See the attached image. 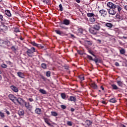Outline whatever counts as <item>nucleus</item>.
I'll list each match as a JSON object with an SVG mask.
<instances>
[{"mask_svg": "<svg viewBox=\"0 0 127 127\" xmlns=\"http://www.w3.org/2000/svg\"><path fill=\"white\" fill-rule=\"evenodd\" d=\"M34 52H36V49L34 47H31L30 49H27L26 53L29 57H33Z\"/></svg>", "mask_w": 127, "mask_h": 127, "instance_id": "1", "label": "nucleus"}, {"mask_svg": "<svg viewBox=\"0 0 127 127\" xmlns=\"http://www.w3.org/2000/svg\"><path fill=\"white\" fill-rule=\"evenodd\" d=\"M10 45V42L8 40H0V46L4 48H7Z\"/></svg>", "mask_w": 127, "mask_h": 127, "instance_id": "2", "label": "nucleus"}, {"mask_svg": "<svg viewBox=\"0 0 127 127\" xmlns=\"http://www.w3.org/2000/svg\"><path fill=\"white\" fill-rule=\"evenodd\" d=\"M24 104H25V106L26 108V109H27V110H28V111H29L30 112H31V111H32L33 107L31 105H30L29 104V102H25Z\"/></svg>", "mask_w": 127, "mask_h": 127, "instance_id": "3", "label": "nucleus"}, {"mask_svg": "<svg viewBox=\"0 0 127 127\" xmlns=\"http://www.w3.org/2000/svg\"><path fill=\"white\" fill-rule=\"evenodd\" d=\"M99 13H100L101 16H103V17H106L107 15H108V12L107 10L105 9H101L99 11Z\"/></svg>", "mask_w": 127, "mask_h": 127, "instance_id": "4", "label": "nucleus"}, {"mask_svg": "<svg viewBox=\"0 0 127 127\" xmlns=\"http://www.w3.org/2000/svg\"><path fill=\"white\" fill-rule=\"evenodd\" d=\"M108 12L111 15H115V14H116V13H117V11H116V9L115 8H112L108 9Z\"/></svg>", "mask_w": 127, "mask_h": 127, "instance_id": "5", "label": "nucleus"}, {"mask_svg": "<svg viewBox=\"0 0 127 127\" xmlns=\"http://www.w3.org/2000/svg\"><path fill=\"white\" fill-rule=\"evenodd\" d=\"M89 86H90L91 88L94 89V90H97L98 89V85L95 82H92L89 83Z\"/></svg>", "mask_w": 127, "mask_h": 127, "instance_id": "6", "label": "nucleus"}, {"mask_svg": "<svg viewBox=\"0 0 127 127\" xmlns=\"http://www.w3.org/2000/svg\"><path fill=\"white\" fill-rule=\"evenodd\" d=\"M89 32L91 33V34H93L94 35H96L98 34V31L95 30V28L93 27L89 29Z\"/></svg>", "mask_w": 127, "mask_h": 127, "instance_id": "7", "label": "nucleus"}, {"mask_svg": "<svg viewBox=\"0 0 127 127\" xmlns=\"http://www.w3.org/2000/svg\"><path fill=\"white\" fill-rule=\"evenodd\" d=\"M101 24L100 23H97V24H94L93 25V28H95V29L96 30H97V31H100V29H101Z\"/></svg>", "mask_w": 127, "mask_h": 127, "instance_id": "8", "label": "nucleus"}, {"mask_svg": "<svg viewBox=\"0 0 127 127\" xmlns=\"http://www.w3.org/2000/svg\"><path fill=\"white\" fill-rule=\"evenodd\" d=\"M8 97L9 100L12 101V102H13V103H14V101H15V100L16 99V97L13 94H10L8 95Z\"/></svg>", "mask_w": 127, "mask_h": 127, "instance_id": "9", "label": "nucleus"}, {"mask_svg": "<svg viewBox=\"0 0 127 127\" xmlns=\"http://www.w3.org/2000/svg\"><path fill=\"white\" fill-rule=\"evenodd\" d=\"M87 17H97V18H99V16L98 15H95V14L93 13H87Z\"/></svg>", "mask_w": 127, "mask_h": 127, "instance_id": "10", "label": "nucleus"}, {"mask_svg": "<svg viewBox=\"0 0 127 127\" xmlns=\"http://www.w3.org/2000/svg\"><path fill=\"white\" fill-rule=\"evenodd\" d=\"M107 6L108 7H110V8H115L116 4L112 2H109L107 3Z\"/></svg>", "mask_w": 127, "mask_h": 127, "instance_id": "11", "label": "nucleus"}, {"mask_svg": "<svg viewBox=\"0 0 127 127\" xmlns=\"http://www.w3.org/2000/svg\"><path fill=\"white\" fill-rule=\"evenodd\" d=\"M86 57L89 59V60H90L91 61H94L96 63H98V60H95V59H93V57L92 56L89 55H86Z\"/></svg>", "mask_w": 127, "mask_h": 127, "instance_id": "12", "label": "nucleus"}, {"mask_svg": "<svg viewBox=\"0 0 127 127\" xmlns=\"http://www.w3.org/2000/svg\"><path fill=\"white\" fill-rule=\"evenodd\" d=\"M10 88L12 91H13V92H14L15 93H17L18 92V88H17V87H16L14 85H11L10 86Z\"/></svg>", "mask_w": 127, "mask_h": 127, "instance_id": "13", "label": "nucleus"}, {"mask_svg": "<svg viewBox=\"0 0 127 127\" xmlns=\"http://www.w3.org/2000/svg\"><path fill=\"white\" fill-rule=\"evenodd\" d=\"M17 76L19 77V78H21V79H24V77L25 75H24V73L23 72H22L21 71H19L17 73Z\"/></svg>", "mask_w": 127, "mask_h": 127, "instance_id": "14", "label": "nucleus"}, {"mask_svg": "<svg viewBox=\"0 0 127 127\" xmlns=\"http://www.w3.org/2000/svg\"><path fill=\"white\" fill-rule=\"evenodd\" d=\"M30 44H32L33 46H36V47H38V48L41 47V45L37 44L35 41H31Z\"/></svg>", "mask_w": 127, "mask_h": 127, "instance_id": "15", "label": "nucleus"}, {"mask_svg": "<svg viewBox=\"0 0 127 127\" xmlns=\"http://www.w3.org/2000/svg\"><path fill=\"white\" fill-rule=\"evenodd\" d=\"M15 101H16V102H17V103H18L19 105H21L23 103V102H24L23 99H22V98L20 97H19L17 99L16 98Z\"/></svg>", "mask_w": 127, "mask_h": 127, "instance_id": "16", "label": "nucleus"}, {"mask_svg": "<svg viewBox=\"0 0 127 127\" xmlns=\"http://www.w3.org/2000/svg\"><path fill=\"white\" fill-rule=\"evenodd\" d=\"M85 123L87 127H91L93 125V122L89 120H86Z\"/></svg>", "mask_w": 127, "mask_h": 127, "instance_id": "17", "label": "nucleus"}, {"mask_svg": "<svg viewBox=\"0 0 127 127\" xmlns=\"http://www.w3.org/2000/svg\"><path fill=\"white\" fill-rule=\"evenodd\" d=\"M4 13L7 16H8V17H11V13H10V11L9 10H5Z\"/></svg>", "mask_w": 127, "mask_h": 127, "instance_id": "18", "label": "nucleus"}, {"mask_svg": "<svg viewBox=\"0 0 127 127\" xmlns=\"http://www.w3.org/2000/svg\"><path fill=\"white\" fill-rule=\"evenodd\" d=\"M63 24H64L65 25H69L70 24V20H68L67 19H65L63 20Z\"/></svg>", "mask_w": 127, "mask_h": 127, "instance_id": "19", "label": "nucleus"}, {"mask_svg": "<svg viewBox=\"0 0 127 127\" xmlns=\"http://www.w3.org/2000/svg\"><path fill=\"white\" fill-rule=\"evenodd\" d=\"M68 100L69 101H71V102H74V103H76V101H77L76 97H74L72 96H70L69 99Z\"/></svg>", "mask_w": 127, "mask_h": 127, "instance_id": "20", "label": "nucleus"}, {"mask_svg": "<svg viewBox=\"0 0 127 127\" xmlns=\"http://www.w3.org/2000/svg\"><path fill=\"white\" fill-rule=\"evenodd\" d=\"M5 62L7 65H8L9 67H13V63H11V62H10V61H6Z\"/></svg>", "mask_w": 127, "mask_h": 127, "instance_id": "21", "label": "nucleus"}, {"mask_svg": "<svg viewBox=\"0 0 127 127\" xmlns=\"http://www.w3.org/2000/svg\"><path fill=\"white\" fill-rule=\"evenodd\" d=\"M36 114L37 115H41V109L40 108H36L35 110Z\"/></svg>", "mask_w": 127, "mask_h": 127, "instance_id": "22", "label": "nucleus"}, {"mask_svg": "<svg viewBox=\"0 0 127 127\" xmlns=\"http://www.w3.org/2000/svg\"><path fill=\"white\" fill-rule=\"evenodd\" d=\"M42 1L44 3L48 4V5H49L51 3V0H42Z\"/></svg>", "mask_w": 127, "mask_h": 127, "instance_id": "23", "label": "nucleus"}, {"mask_svg": "<svg viewBox=\"0 0 127 127\" xmlns=\"http://www.w3.org/2000/svg\"><path fill=\"white\" fill-rule=\"evenodd\" d=\"M44 122L47 124V125H48V126H51V124L49 123V119L48 118H44Z\"/></svg>", "mask_w": 127, "mask_h": 127, "instance_id": "24", "label": "nucleus"}, {"mask_svg": "<svg viewBox=\"0 0 127 127\" xmlns=\"http://www.w3.org/2000/svg\"><path fill=\"white\" fill-rule=\"evenodd\" d=\"M77 32L78 33H79V34H83V32H84V30H83L82 28H78L77 29Z\"/></svg>", "mask_w": 127, "mask_h": 127, "instance_id": "25", "label": "nucleus"}, {"mask_svg": "<svg viewBox=\"0 0 127 127\" xmlns=\"http://www.w3.org/2000/svg\"><path fill=\"white\" fill-rule=\"evenodd\" d=\"M39 92L40 93H41V94H43V95H46V94H47L46 91L43 89H40Z\"/></svg>", "mask_w": 127, "mask_h": 127, "instance_id": "26", "label": "nucleus"}, {"mask_svg": "<svg viewBox=\"0 0 127 127\" xmlns=\"http://www.w3.org/2000/svg\"><path fill=\"white\" fill-rule=\"evenodd\" d=\"M18 115H19V116H24V111H23L22 110H19L18 112Z\"/></svg>", "mask_w": 127, "mask_h": 127, "instance_id": "27", "label": "nucleus"}, {"mask_svg": "<svg viewBox=\"0 0 127 127\" xmlns=\"http://www.w3.org/2000/svg\"><path fill=\"white\" fill-rule=\"evenodd\" d=\"M116 8H117L119 12H120L122 9L121 6H120V5H115V9H116Z\"/></svg>", "mask_w": 127, "mask_h": 127, "instance_id": "28", "label": "nucleus"}, {"mask_svg": "<svg viewBox=\"0 0 127 127\" xmlns=\"http://www.w3.org/2000/svg\"><path fill=\"white\" fill-rule=\"evenodd\" d=\"M55 32L58 34L59 35H62L63 34V32L60 30H55Z\"/></svg>", "mask_w": 127, "mask_h": 127, "instance_id": "29", "label": "nucleus"}, {"mask_svg": "<svg viewBox=\"0 0 127 127\" xmlns=\"http://www.w3.org/2000/svg\"><path fill=\"white\" fill-rule=\"evenodd\" d=\"M41 67L44 69H47V64H46L45 63H42L41 64Z\"/></svg>", "mask_w": 127, "mask_h": 127, "instance_id": "30", "label": "nucleus"}, {"mask_svg": "<svg viewBox=\"0 0 127 127\" xmlns=\"http://www.w3.org/2000/svg\"><path fill=\"white\" fill-rule=\"evenodd\" d=\"M89 21L93 23L95 22L96 21V18H95V17L89 18Z\"/></svg>", "mask_w": 127, "mask_h": 127, "instance_id": "31", "label": "nucleus"}, {"mask_svg": "<svg viewBox=\"0 0 127 127\" xmlns=\"http://www.w3.org/2000/svg\"><path fill=\"white\" fill-rule=\"evenodd\" d=\"M105 25L107 26V27H109V28H112V27H113V24L111 23H106Z\"/></svg>", "mask_w": 127, "mask_h": 127, "instance_id": "32", "label": "nucleus"}, {"mask_svg": "<svg viewBox=\"0 0 127 127\" xmlns=\"http://www.w3.org/2000/svg\"><path fill=\"white\" fill-rule=\"evenodd\" d=\"M51 115L53 116V117H57V116H58V113H57V112H56L52 111Z\"/></svg>", "mask_w": 127, "mask_h": 127, "instance_id": "33", "label": "nucleus"}, {"mask_svg": "<svg viewBox=\"0 0 127 127\" xmlns=\"http://www.w3.org/2000/svg\"><path fill=\"white\" fill-rule=\"evenodd\" d=\"M109 102H110V103H117V100H116V98H111L109 100Z\"/></svg>", "mask_w": 127, "mask_h": 127, "instance_id": "34", "label": "nucleus"}, {"mask_svg": "<svg viewBox=\"0 0 127 127\" xmlns=\"http://www.w3.org/2000/svg\"><path fill=\"white\" fill-rule=\"evenodd\" d=\"M66 125L68 126V127H72V126H73V122L71 121H67Z\"/></svg>", "mask_w": 127, "mask_h": 127, "instance_id": "35", "label": "nucleus"}, {"mask_svg": "<svg viewBox=\"0 0 127 127\" xmlns=\"http://www.w3.org/2000/svg\"><path fill=\"white\" fill-rule=\"evenodd\" d=\"M78 78L81 81H84V80H85V77H84L83 75H79Z\"/></svg>", "mask_w": 127, "mask_h": 127, "instance_id": "36", "label": "nucleus"}, {"mask_svg": "<svg viewBox=\"0 0 127 127\" xmlns=\"http://www.w3.org/2000/svg\"><path fill=\"white\" fill-rule=\"evenodd\" d=\"M120 52L123 55L126 53V50H125V49L122 48L120 50Z\"/></svg>", "mask_w": 127, "mask_h": 127, "instance_id": "37", "label": "nucleus"}, {"mask_svg": "<svg viewBox=\"0 0 127 127\" xmlns=\"http://www.w3.org/2000/svg\"><path fill=\"white\" fill-rule=\"evenodd\" d=\"M117 83L118 85H119L120 87H123V82L120 80H118L117 81Z\"/></svg>", "mask_w": 127, "mask_h": 127, "instance_id": "38", "label": "nucleus"}, {"mask_svg": "<svg viewBox=\"0 0 127 127\" xmlns=\"http://www.w3.org/2000/svg\"><path fill=\"white\" fill-rule=\"evenodd\" d=\"M46 76L49 78V77H50L51 76V72L50 71H47L46 72Z\"/></svg>", "mask_w": 127, "mask_h": 127, "instance_id": "39", "label": "nucleus"}, {"mask_svg": "<svg viewBox=\"0 0 127 127\" xmlns=\"http://www.w3.org/2000/svg\"><path fill=\"white\" fill-rule=\"evenodd\" d=\"M0 117L1 119H3L5 118V116L4 115V113H2L1 111H0Z\"/></svg>", "mask_w": 127, "mask_h": 127, "instance_id": "40", "label": "nucleus"}, {"mask_svg": "<svg viewBox=\"0 0 127 127\" xmlns=\"http://www.w3.org/2000/svg\"><path fill=\"white\" fill-rule=\"evenodd\" d=\"M112 87L113 90H118V89H119V87H118L116 84H112Z\"/></svg>", "mask_w": 127, "mask_h": 127, "instance_id": "41", "label": "nucleus"}, {"mask_svg": "<svg viewBox=\"0 0 127 127\" xmlns=\"http://www.w3.org/2000/svg\"><path fill=\"white\" fill-rule=\"evenodd\" d=\"M85 42H86V44H88L89 46H91L92 44V41L86 40Z\"/></svg>", "mask_w": 127, "mask_h": 127, "instance_id": "42", "label": "nucleus"}, {"mask_svg": "<svg viewBox=\"0 0 127 127\" xmlns=\"http://www.w3.org/2000/svg\"><path fill=\"white\" fill-rule=\"evenodd\" d=\"M77 53L79 54V55H83V54H84V52L82 50H77Z\"/></svg>", "mask_w": 127, "mask_h": 127, "instance_id": "43", "label": "nucleus"}, {"mask_svg": "<svg viewBox=\"0 0 127 127\" xmlns=\"http://www.w3.org/2000/svg\"><path fill=\"white\" fill-rule=\"evenodd\" d=\"M61 96L62 99H64L66 98V94H65V93H62Z\"/></svg>", "mask_w": 127, "mask_h": 127, "instance_id": "44", "label": "nucleus"}, {"mask_svg": "<svg viewBox=\"0 0 127 127\" xmlns=\"http://www.w3.org/2000/svg\"><path fill=\"white\" fill-rule=\"evenodd\" d=\"M59 7L60 8V11H63V6H62V4H60L59 5Z\"/></svg>", "mask_w": 127, "mask_h": 127, "instance_id": "45", "label": "nucleus"}, {"mask_svg": "<svg viewBox=\"0 0 127 127\" xmlns=\"http://www.w3.org/2000/svg\"><path fill=\"white\" fill-rule=\"evenodd\" d=\"M11 50H12V51L15 52L16 51V48H15V46H13L11 47Z\"/></svg>", "mask_w": 127, "mask_h": 127, "instance_id": "46", "label": "nucleus"}, {"mask_svg": "<svg viewBox=\"0 0 127 127\" xmlns=\"http://www.w3.org/2000/svg\"><path fill=\"white\" fill-rule=\"evenodd\" d=\"M1 67L2 68H7V65L4 64H1Z\"/></svg>", "mask_w": 127, "mask_h": 127, "instance_id": "47", "label": "nucleus"}, {"mask_svg": "<svg viewBox=\"0 0 127 127\" xmlns=\"http://www.w3.org/2000/svg\"><path fill=\"white\" fill-rule=\"evenodd\" d=\"M88 52L90 53V54H91V55H93L94 57H96V55L94 54H93V51L91 50H88Z\"/></svg>", "mask_w": 127, "mask_h": 127, "instance_id": "48", "label": "nucleus"}, {"mask_svg": "<svg viewBox=\"0 0 127 127\" xmlns=\"http://www.w3.org/2000/svg\"><path fill=\"white\" fill-rule=\"evenodd\" d=\"M40 77L41 79H42L44 81H46V77L43 76L42 74H40Z\"/></svg>", "mask_w": 127, "mask_h": 127, "instance_id": "49", "label": "nucleus"}, {"mask_svg": "<svg viewBox=\"0 0 127 127\" xmlns=\"http://www.w3.org/2000/svg\"><path fill=\"white\" fill-rule=\"evenodd\" d=\"M0 19L1 21H3L4 20L3 16L1 14H0Z\"/></svg>", "mask_w": 127, "mask_h": 127, "instance_id": "50", "label": "nucleus"}, {"mask_svg": "<svg viewBox=\"0 0 127 127\" xmlns=\"http://www.w3.org/2000/svg\"><path fill=\"white\" fill-rule=\"evenodd\" d=\"M61 108L62 109H63V110H65V109H66V106H65L64 105H61Z\"/></svg>", "mask_w": 127, "mask_h": 127, "instance_id": "51", "label": "nucleus"}, {"mask_svg": "<svg viewBox=\"0 0 127 127\" xmlns=\"http://www.w3.org/2000/svg\"><path fill=\"white\" fill-rule=\"evenodd\" d=\"M116 18H118V19H121V18H122V17H121V15H120V14H117L116 15Z\"/></svg>", "mask_w": 127, "mask_h": 127, "instance_id": "52", "label": "nucleus"}, {"mask_svg": "<svg viewBox=\"0 0 127 127\" xmlns=\"http://www.w3.org/2000/svg\"><path fill=\"white\" fill-rule=\"evenodd\" d=\"M14 32H19V29H18V28H15V29H14Z\"/></svg>", "mask_w": 127, "mask_h": 127, "instance_id": "53", "label": "nucleus"}, {"mask_svg": "<svg viewBox=\"0 0 127 127\" xmlns=\"http://www.w3.org/2000/svg\"><path fill=\"white\" fill-rule=\"evenodd\" d=\"M95 60H97V63H98V62L99 63H101V60H98V58H96L95 59Z\"/></svg>", "mask_w": 127, "mask_h": 127, "instance_id": "54", "label": "nucleus"}, {"mask_svg": "<svg viewBox=\"0 0 127 127\" xmlns=\"http://www.w3.org/2000/svg\"><path fill=\"white\" fill-rule=\"evenodd\" d=\"M5 113L7 115H10V113H9V111H7V110L5 111Z\"/></svg>", "mask_w": 127, "mask_h": 127, "instance_id": "55", "label": "nucleus"}, {"mask_svg": "<svg viewBox=\"0 0 127 127\" xmlns=\"http://www.w3.org/2000/svg\"><path fill=\"white\" fill-rule=\"evenodd\" d=\"M28 101H29V102H33V99H32V98H29L28 99Z\"/></svg>", "mask_w": 127, "mask_h": 127, "instance_id": "56", "label": "nucleus"}, {"mask_svg": "<svg viewBox=\"0 0 127 127\" xmlns=\"http://www.w3.org/2000/svg\"><path fill=\"white\" fill-rule=\"evenodd\" d=\"M115 65H116V66H120V64H119V63H118V62H116L115 63Z\"/></svg>", "mask_w": 127, "mask_h": 127, "instance_id": "57", "label": "nucleus"}, {"mask_svg": "<svg viewBox=\"0 0 127 127\" xmlns=\"http://www.w3.org/2000/svg\"><path fill=\"white\" fill-rule=\"evenodd\" d=\"M70 111L71 112H75V109L72 108L70 109Z\"/></svg>", "mask_w": 127, "mask_h": 127, "instance_id": "58", "label": "nucleus"}, {"mask_svg": "<svg viewBox=\"0 0 127 127\" xmlns=\"http://www.w3.org/2000/svg\"><path fill=\"white\" fill-rule=\"evenodd\" d=\"M100 89H101L102 91H104V90H105V88H104V87H103V86H100Z\"/></svg>", "mask_w": 127, "mask_h": 127, "instance_id": "59", "label": "nucleus"}, {"mask_svg": "<svg viewBox=\"0 0 127 127\" xmlns=\"http://www.w3.org/2000/svg\"><path fill=\"white\" fill-rule=\"evenodd\" d=\"M75 1L76 2H77V3H80V2H81V0H75Z\"/></svg>", "mask_w": 127, "mask_h": 127, "instance_id": "60", "label": "nucleus"}, {"mask_svg": "<svg viewBox=\"0 0 127 127\" xmlns=\"http://www.w3.org/2000/svg\"><path fill=\"white\" fill-rule=\"evenodd\" d=\"M124 9H126V10L127 11V5H124Z\"/></svg>", "mask_w": 127, "mask_h": 127, "instance_id": "61", "label": "nucleus"}, {"mask_svg": "<svg viewBox=\"0 0 127 127\" xmlns=\"http://www.w3.org/2000/svg\"><path fill=\"white\" fill-rule=\"evenodd\" d=\"M64 69H65V70H69V67L68 66H65Z\"/></svg>", "mask_w": 127, "mask_h": 127, "instance_id": "62", "label": "nucleus"}, {"mask_svg": "<svg viewBox=\"0 0 127 127\" xmlns=\"http://www.w3.org/2000/svg\"><path fill=\"white\" fill-rule=\"evenodd\" d=\"M121 127H127L126 125H125L124 124L121 125Z\"/></svg>", "mask_w": 127, "mask_h": 127, "instance_id": "63", "label": "nucleus"}, {"mask_svg": "<svg viewBox=\"0 0 127 127\" xmlns=\"http://www.w3.org/2000/svg\"><path fill=\"white\" fill-rule=\"evenodd\" d=\"M101 103H102V104H103L104 105H106V101H102Z\"/></svg>", "mask_w": 127, "mask_h": 127, "instance_id": "64", "label": "nucleus"}]
</instances>
